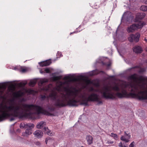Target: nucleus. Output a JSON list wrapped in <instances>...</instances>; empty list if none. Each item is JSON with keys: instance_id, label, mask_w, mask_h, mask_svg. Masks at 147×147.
Wrapping results in <instances>:
<instances>
[{"instance_id": "37998d69", "label": "nucleus", "mask_w": 147, "mask_h": 147, "mask_svg": "<svg viewBox=\"0 0 147 147\" xmlns=\"http://www.w3.org/2000/svg\"><path fill=\"white\" fill-rule=\"evenodd\" d=\"M119 27V26L118 27V28H117V30L116 32L117 31V30H118V28Z\"/></svg>"}, {"instance_id": "f257e3e1", "label": "nucleus", "mask_w": 147, "mask_h": 147, "mask_svg": "<svg viewBox=\"0 0 147 147\" xmlns=\"http://www.w3.org/2000/svg\"><path fill=\"white\" fill-rule=\"evenodd\" d=\"M100 73L99 71L96 69L89 72L87 75L77 76L74 74V82L76 81H78L80 85V88L77 92L74 87V106L75 102L80 101H81L83 104L86 105H88V102L89 101H96L98 105L102 104V102L100 100L99 95L95 92H98L102 98L106 99H113L116 96L120 98L126 96L132 98L130 93L135 92L136 83L130 78L132 75L129 77L128 79L129 81L134 82L133 84L125 82L122 84H115L112 86L104 85L99 88L96 89L91 87L89 89V91L92 92L89 95L84 90L82 91L84 89H87L88 86L90 84H92L96 87L100 86L98 82L89 80L87 76H92Z\"/></svg>"}, {"instance_id": "ddd939ff", "label": "nucleus", "mask_w": 147, "mask_h": 147, "mask_svg": "<svg viewBox=\"0 0 147 147\" xmlns=\"http://www.w3.org/2000/svg\"><path fill=\"white\" fill-rule=\"evenodd\" d=\"M33 124L31 123H21L20 124V127L21 128H28L29 127L32 126L31 125Z\"/></svg>"}, {"instance_id": "b1692460", "label": "nucleus", "mask_w": 147, "mask_h": 147, "mask_svg": "<svg viewBox=\"0 0 147 147\" xmlns=\"http://www.w3.org/2000/svg\"><path fill=\"white\" fill-rule=\"evenodd\" d=\"M45 72L46 73H49L50 72L49 69L48 68H46L44 69Z\"/></svg>"}, {"instance_id": "c756f323", "label": "nucleus", "mask_w": 147, "mask_h": 147, "mask_svg": "<svg viewBox=\"0 0 147 147\" xmlns=\"http://www.w3.org/2000/svg\"><path fill=\"white\" fill-rule=\"evenodd\" d=\"M35 144L37 146H40L41 144L39 142H36L35 143Z\"/></svg>"}, {"instance_id": "0eeeda50", "label": "nucleus", "mask_w": 147, "mask_h": 147, "mask_svg": "<svg viewBox=\"0 0 147 147\" xmlns=\"http://www.w3.org/2000/svg\"><path fill=\"white\" fill-rule=\"evenodd\" d=\"M133 19V17L131 13L129 11H127L125 12L121 18V21H123L125 20L126 21H129L130 20L131 21Z\"/></svg>"}, {"instance_id": "423d86ee", "label": "nucleus", "mask_w": 147, "mask_h": 147, "mask_svg": "<svg viewBox=\"0 0 147 147\" xmlns=\"http://www.w3.org/2000/svg\"><path fill=\"white\" fill-rule=\"evenodd\" d=\"M140 35L139 33H136L135 34H130L128 38V40L130 42H133L134 41L135 42H137L139 40Z\"/></svg>"}, {"instance_id": "f8f14e48", "label": "nucleus", "mask_w": 147, "mask_h": 147, "mask_svg": "<svg viewBox=\"0 0 147 147\" xmlns=\"http://www.w3.org/2000/svg\"><path fill=\"white\" fill-rule=\"evenodd\" d=\"M133 50L134 52L137 53H140L142 51V48L139 46H135L133 48Z\"/></svg>"}, {"instance_id": "a878e982", "label": "nucleus", "mask_w": 147, "mask_h": 147, "mask_svg": "<svg viewBox=\"0 0 147 147\" xmlns=\"http://www.w3.org/2000/svg\"><path fill=\"white\" fill-rule=\"evenodd\" d=\"M57 57H60L62 56V54L61 52H58L57 54Z\"/></svg>"}, {"instance_id": "c85d7f7f", "label": "nucleus", "mask_w": 147, "mask_h": 147, "mask_svg": "<svg viewBox=\"0 0 147 147\" xmlns=\"http://www.w3.org/2000/svg\"><path fill=\"white\" fill-rule=\"evenodd\" d=\"M134 142H133L129 145V147H134Z\"/></svg>"}, {"instance_id": "9b49d317", "label": "nucleus", "mask_w": 147, "mask_h": 147, "mask_svg": "<svg viewBox=\"0 0 147 147\" xmlns=\"http://www.w3.org/2000/svg\"><path fill=\"white\" fill-rule=\"evenodd\" d=\"M86 139L88 145H90L92 143L93 138L92 136L90 135L87 136L86 137Z\"/></svg>"}, {"instance_id": "cd10ccee", "label": "nucleus", "mask_w": 147, "mask_h": 147, "mask_svg": "<svg viewBox=\"0 0 147 147\" xmlns=\"http://www.w3.org/2000/svg\"><path fill=\"white\" fill-rule=\"evenodd\" d=\"M113 141H108L106 143V144H113Z\"/></svg>"}, {"instance_id": "dca6fc26", "label": "nucleus", "mask_w": 147, "mask_h": 147, "mask_svg": "<svg viewBox=\"0 0 147 147\" xmlns=\"http://www.w3.org/2000/svg\"><path fill=\"white\" fill-rule=\"evenodd\" d=\"M18 69H19L20 71L22 72H25L27 70V68L24 67H15L14 68V69L17 70Z\"/></svg>"}, {"instance_id": "c9c22d12", "label": "nucleus", "mask_w": 147, "mask_h": 147, "mask_svg": "<svg viewBox=\"0 0 147 147\" xmlns=\"http://www.w3.org/2000/svg\"><path fill=\"white\" fill-rule=\"evenodd\" d=\"M14 120V119L13 118H11L10 119V121H13V120Z\"/></svg>"}, {"instance_id": "f03ea898", "label": "nucleus", "mask_w": 147, "mask_h": 147, "mask_svg": "<svg viewBox=\"0 0 147 147\" xmlns=\"http://www.w3.org/2000/svg\"><path fill=\"white\" fill-rule=\"evenodd\" d=\"M61 78V76H54L52 77L53 81H56V86L53 87L52 84H50L44 88V90L51 92L49 96L41 95V100H52L54 101L55 105L59 107L67 105L73 106L74 88L71 85L73 79L69 76H67L63 78L64 82H63L59 80Z\"/></svg>"}, {"instance_id": "9d476101", "label": "nucleus", "mask_w": 147, "mask_h": 147, "mask_svg": "<svg viewBox=\"0 0 147 147\" xmlns=\"http://www.w3.org/2000/svg\"><path fill=\"white\" fill-rule=\"evenodd\" d=\"M33 134L35 137L37 138H42L43 136V133L40 130H37L35 131Z\"/></svg>"}, {"instance_id": "f3484780", "label": "nucleus", "mask_w": 147, "mask_h": 147, "mask_svg": "<svg viewBox=\"0 0 147 147\" xmlns=\"http://www.w3.org/2000/svg\"><path fill=\"white\" fill-rule=\"evenodd\" d=\"M23 94L24 93L20 91H19L17 92H15L13 94L14 96L16 98H18L22 96L23 95Z\"/></svg>"}, {"instance_id": "72a5a7b5", "label": "nucleus", "mask_w": 147, "mask_h": 147, "mask_svg": "<svg viewBox=\"0 0 147 147\" xmlns=\"http://www.w3.org/2000/svg\"><path fill=\"white\" fill-rule=\"evenodd\" d=\"M145 71V69H141L140 70V72H143Z\"/></svg>"}, {"instance_id": "7c9ffc66", "label": "nucleus", "mask_w": 147, "mask_h": 147, "mask_svg": "<svg viewBox=\"0 0 147 147\" xmlns=\"http://www.w3.org/2000/svg\"><path fill=\"white\" fill-rule=\"evenodd\" d=\"M44 130L45 131H47V132H46L47 133L49 130L47 127H45L44 128Z\"/></svg>"}, {"instance_id": "6ab92c4d", "label": "nucleus", "mask_w": 147, "mask_h": 147, "mask_svg": "<svg viewBox=\"0 0 147 147\" xmlns=\"http://www.w3.org/2000/svg\"><path fill=\"white\" fill-rule=\"evenodd\" d=\"M37 80H31L29 83V85L30 86H33L36 84Z\"/></svg>"}, {"instance_id": "6e6552de", "label": "nucleus", "mask_w": 147, "mask_h": 147, "mask_svg": "<svg viewBox=\"0 0 147 147\" xmlns=\"http://www.w3.org/2000/svg\"><path fill=\"white\" fill-rule=\"evenodd\" d=\"M3 89V83L0 84V89ZM3 120V105L0 107V121Z\"/></svg>"}, {"instance_id": "ea45409f", "label": "nucleus", "mask_w": 147, "mask_h": 147, "mask_svg": "<svg viewBox=\"0 0 147 147\" xmlns=\"http://www.w3.org/2000/svg\"><path fill=\"white\" fill-rule=\"evenodd\" d=\"M113 38H114L115 39V36H114V35H113Z\"/></svg>"}, {"instance_id": "2f4dec72", "label": "nucleus", "mask_w": 147, "mask_h": 147, "mask_svg": "<svg viewBox=\"0 0 147 147\" xmlns=\"http://www.w3.org/2000/svg\"><path fill=\"white\" fill-rule=\"evenodd\" d=\"M111 64V63L110 61H109L108 64H106V65L108 67H109L110 66Z\"/></svg>"}, {"instance_id": "4c0bfd02", "label": "nucleus", "mask_w": 147, "mask_h": 147, "mask_svg": "<svg viewBox=\"0 0 147 147\" xmlns=\"http://www.w3.org/2000/svg\"><path fill=\"white\" fill-rule=\"evenodd\" d=\"M118 52H119V54L121 56V52L119 51V50H118Z\"/></svg>"}, {"instance_id": "58836bf2", "label": "nucleus", "mask_w": 147, "mask_h": 147, "mask_svg": "<svg viewBox=\"0 0 147 147\" xmlns=\"http://www.w3.org/2000/svg\"><path fill=\"white\" fill-rule=\"evenodd\" d=\"M144 40L146 42H147V39L146 38H145L144 39Z\"/></svg>"}, {"instance_id": "79ce46f5", "label": "nucleus", "mask_w": 147, "mask_h": 147, "mask_svg": "<svg viewBox=\"0 0 147 147\" xmlns=\"http://www.w3.org/2000/svg\"><path fill=\"white\" fill-rule=\"evenodd\" d=\"M101 62H102L103 63V62L102 61H101V62L100 61H99L98 62V63H100Z\"/></svg>"}, {"instance_id": "473e14b6", "label": "nucleus", "mask_w": 147, "mask_h": 147, "mask_svg": "<svg viewBox=\"0 0 147 147\" xmlns=\"http://www.w3.org/2000/svg\"><path fill=\"white\" fill-rule=\"evenodd\" d=\"M40 73L41 74H43V73H45V72L44 69L43 70H41L40 71Z\"/></svg>"}, {"instance_id": "f704fd0d", "label": "nucleus", "mask_w": 147, "mask_h": 147, "mask_svg": "<svg viewBox=\"0 0 147 147\" xmlns=\"http://www.w3.org/2000/svg\"><path fill=\"white\" fill-rule=\"evenodd\" d=\"M25 101V99L24 98H22V99L21 100V102L24 101Z\"/></svg>"}, {"instance_id": "4be33fe9", "label": "nucleus", "mask_w": 147, "mask_h": 147, "mask_svg": "<svg viewBox=\"0 0 147 147\" xmlns=\"http://www.w3.org/2000/svg\"><path fill=\"white\" fill-rule=\"evenodd\" d=\"M140 9L143 11H147V6L142 5L140 7Z\"/></svg>"}, {"instance_id": "4468645a", "label": "nucleus", "mask_w": 147, "mask_h": 147, "mask_svg": "<svg viewBox=\"0 0 147 147\" xmlns=\"http://www.w3.org/2000/svg\"><path fill=\"white\" fill-rule=\"evenodd\" d=\"M51 62L50 61L48 60L39 63L40 65L42 67L45 66L50 65Z\"/></svg>"}, {"instance_id": "393cba45", "label": "nucleus", "mask_w": 147, "mask_h": 147, "mask_svg": "<svg viewBox=\"0 0 147 147\" xmlns=\"http://www.w3.org/2000/svg\"><path fill=\"white\" fill-rule=\"evenodd\" d=\"M48 135L52 136L54 135V133H52L50 131H49L47 132Z\"/></svg>"}, {"instance_id": "a19ab883", "label": "nucleus", "mask_w": 147, "mask_h": 147, "mask_svg": "<svg viewBox=\"0 0 147 147\" xmlns=\"http://www.w3.org/2000/svg\"><path fill=\"white\" fill-rule=\"evenodd\" d=\"M45 142L46 143V144H47V140H45Z\"/></svg>"}, {"instance_id": "7ed1b4c3", "label": "nucleus", "mask_w": 147, "mask_h": 147, "mask_svg": "<svg viewBox=\"0 0 147 147\" xmlns=\"http://www.w3.org/2000/svg\"><path fill=\"white\" fill-rule=\"evenodd\" d=\"M130 78L136 83L135 92L130 93L132 98L140 100H147V88L145 86V83L147 82V77L134 74Z\"/></svg>"}, {"instance_id": "5701e85b", "label": "nucleus", "mask_w": 147, "mask_h": 147, "mask_svg": "<svg viewBox=\"0 0 147 147\" xmlns=\"http://www.w3.org/2000/svg\"><path fill=\"white\" fill-rule=\"evenodd\" d=\"M27 81H25L19 83V85L21 87H24L27 84Z\"/></svg>"}, {"instance_id": "c03bdc74", "label": "nucleus", "mask_w": 147, "mask_h": 147, "mask_svg": "<svg viewBox=\"0 0 147 147\" xmlns=\"http://www.w3.org/2000/svg\"><path fill=\"white\" fill-rule=\"evenodd\" d=\"M146 51L147 52V47L146 48Z\"/></svg>"}, {"instance_id": "39448f33", "label": "nucleus", "mask_w": 147, "mask_h": 147, "mask_svg": "<svg viewBox=\"0 0 147 147\" xmlns=\"http://www.w3.org/2000/svg\"><path fill=\"white\" fill-rule=\"evenodd\" d=\"M32 126L29 127L27 128L25 131L22 133V136L24 138H28L29 136L32 134L33 131L32 129L34 127V125L32 124L31 125Z\"/></svg>"}, {"instance_id": "a211bd4d", "label": "nucleus", "mask_w": 147, "mask_h": 147, "mask_svg": "<svg viewBox=\"0 0 147 147\" xmlns=\"http://www.w3.org/2000/svg\"><path fill=\"white\" fill-rule=\"evenodd\" d=\"M45 125V122L42 121L37 123L36 127L38 129H41L44 127Z\"/></svg>"}, {"instance_id": "2eb2a0df", "label": "nucleus", "mask_w": 147, "mask_h": 147, "mask_svg": "<svg viewBox=\"0 0 147 147\" xmlns=\"http://www.w3.org/2000/svg\"><path fill=\"white\" fill-rule=\"evenodd\" d=\"M145 16V14L144 13H138L136 16V18L138 19H142Z\"/></svg>"}, {"instance_id": "e433bc0d", "label": "nucleus", "mask_w": 147, "mask_h": 147, "mask_svg": "<svg viewBox=\"0 0 147 147\" xmlns=\"http://www.w3.org/2000/svg\"><path fill=\"white\" fill-rule=\"evenodd\" d=\"M144 3L146 4H147V0H146L144 2Z\"/></svg>"}, {"instance_id": "1a4fd4ad", "label": "nucleus", "mask_w": 147, "mask_h": 147, "mask_svg": "<svg viewBox=\"0 0 147 147\" xmlns=\"http://www.w3.org/2000/svg\"><path fill=\"white\" fill-rule=\"evenodd\" d=\"M123 136H121L120 139L121 140L123 141L126 143L128 142L129 141V139L131 137L130 135L129 134H127L125 132Z\"/></svg>"}, {"instance_id": "bb28decb", "label": "nucleus", "mask_w": 147, "mask_h": 147, "mask_svg": "<svg viewBox=\"0 0 147 147\" xmlns=\"http://www.w3.org/2000/svg\"><path fill=\"white\" fill-rule=\"evenodd\" d=\"M119 146L120 147H128L127 146L125 145H123L121 142L119 144Z\"/></svg>"}, {"instance_id": "a18cd8bd", "label": "nucleus", "mask_w": 147, "mask_h": 147, "mask_svg": "<svg viewBox=\"0 0 147 147\" xmlns=\"http://www.w3.org/2000/svg\"><path fill=\"white\" fill-rule=\"evenodd\" d=\"M73 33V32H71L70 33V34H72Z\"/></svg>"}, {"instance_id": "20e7f679", "label": "nucleus", "mask_w": 147, "mask_h": 147, "mask_svg": "<svg viewBox=\"0 0 147 147\" xmlns=\"http://www.w3.org/2000/svg\"><path fill=\"white\" fill-rule=\"evenodd\" d=\"M144 25L145 23L144 22H140L130 26L127 28V31L128 33L133 32L136 30L142 28Z\"/></svg>"}, {"instance_id": "aec40b11", "label": "nucleus", "mask_w": 147, "mask_h": 147, "mask_svg": "<svg viewBox=\"0 0 147 147\" xmlns=\"http://www.w3.org/2000/svg\"><path fill=\"white\" fill-rule=\"evenodd\" d=\"M48 80L47 79H41L40 81V83L41 85H42L45 83L47 82Z\"/></svg>"}, {"instance_id": "412c9836", "label": "nucleus", "mask_w": 147, "mask_h": 147, "mask_svg": "<svg viewBox=\"0 0 147 147\" xmlns=\"http://www.w3.org/2000/svg\"><path fill=\"white\" fill-rule=\"evenodd\" d=\"M110 136L113 137L115 139L117 140L118 139V137L117 135L115 134L111 133L110 135Z\"/></svg>"}]
</instances>
